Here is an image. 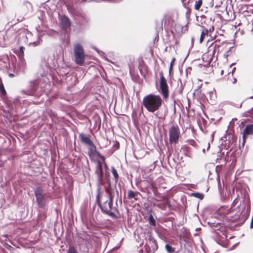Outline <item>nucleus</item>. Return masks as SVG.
<instances>
[{"mask_svg": "<svg viewBox=\"0 0 253 253\" xmlns=\"http://www.w3.org/2000/svg\"><path fill=\"white\" fill-rule=\"evenodd\" d=\"M105 176L106 177V178L108 179L107 180V183L108 184H109V185L110 186L111 185V183H110V179L109 178V172L108 171H106V173H105Z\"/></svg>", "mask_w": 253, "mask_h": 253, "instance_id": "7c9ffc66", "label": "nucleus"}, {"mask_svg": "<svg viewBox=\"0 0 253 253\" xmlns=\"http://www.w3.org/2000/svg\"><path fill=\"white\" fill-rule=\"evenodd\" d=\"M151 188L150 189L152 190V192H153L154 195L159 198L160 199H154V200L156 201H164L167 199V197L165 196H162L161 194L159 192L157 188L155 186V185L152 182L151 183Z\"/></svg>", "mask_w": 253, "mask_h": 253, "instance_id": "f8f14e48", "label": "nucleus"}, {"mask_svg": "<svg viewBox=\"0 0 253 253\" xmlns=\"http://www.w3.org/2000/svg\"><path fill=\"white\" fill-rule=\"evenodd\" d=\"M253 134V124L248 125L246 126L243 132V142L242 145L244 146L246 140L247 136L249 135Z\"/></svg>", "mask_w": 253, "mask_h": 253, "instance_id": "9b49d317", "label": "nucleus"}, {"mask_svg": "<svg viewBox=\"0 0 253 253\" xmlns=\"http://www.w3.org/2000/svg\"><path fill=\"white\" fill-rule=\"evenodd\" d=\"M225 236V238L226 240L225 241H218V243L219 244L221 245L222 246L228 248L230 246L229 241L228 239H227V236L226 234L224 235Z\"/></svg>", "mask_w": 253, "mask_h": 253, "instance_id": "dca6fc26", "label": "nucleus"}, {"mask_svg": "<svg viewBox=\"0 0 253 253\" xmlns=\"http://www.w3.org/2000/svg\"><path fill=\"white\" fill-rule=\"evenodd\" d=\"M60 25L61 28L66 31L68 29H70L71 25L70 19L65 15H61L59 18Z\"/></svg>", "mask_w": 253, "mask_h": 253, "instance_id": "1a4fd4ad", "label": "nucleus"}, {"mask_svg": "<svg viewBox=\"0 0 253 253\" xmlns=\"http://www.w3.org/2000/svg\"><path fill=\"white\" fill-rule=\"evenodd\" d=\"M67 253H79L74 247H70Z\"/></svg>", "mask_w": 253, "mask_h": 253, "instance_id": "bb28decb", "label": "nucleus"}, {"mask_svg": "<svg viewBox=\"0 0 253 253\" xmlns=\"http://www.w3.org/2000/svg\"><path fill=\"white\" fill-rule=\"evenodd\" d=\"M165 249L168 253H174L175 252V248L169 244H166L165 246Z\"/></svg>", "mask_w": 253, "mask_h": 253, "instance_id": "aec40b11", "label": "nucleus"}, {"mask_svg": "<svg viewBox=\"0 0 253 253\" xmlns=\"http://www.w3.org/2000/svg\"><path fill=\"white\" fill-rule=\"evenodd\" d=\"M186 16L187 17H189L191 13V9L189 7H186Z\"/></svg>", "mask_w": 253, "mask_h": 253, "instance_id": "c85d7f7f", "label": "nucleus"}, {"mask_svg": "<svg viewBox=\"0 0 253 253\" xmlns=\"http://www.w3.org/2000/svg\"><path fill=\"white\" fill-rule=\"evenodd\" d=\"M106 191L108 193L109 197L105 195H100L99 193L96 197L97 203L103 212L112 217H115V214L111 211V210H113V199L114 196L109 188L106 189Z\"/></svg>", "mask_w": 253, "mask_h": 253, "instance_id": "f257e3e1", "label": "nucleus"}, {"mask_svg": "<svg viewBox=\"0 0 253 253\" xmlns=\"http://www.w3.org/2000/svg\"><path fill=\"white\" fill-rule=\"evenodd\" d=\"M42 40L40 38H38V40L33 42L30 43V44L33 45L34 46H37L40 44V43L42 42Z\"/></svg>", "mask_w": 253, "mask_h": 253, "instance_id": "393cba45", "label": "nucleus"}, {"mask_svg": "<svg viewBox=\"0 0 253 253\" xmlns=\"http://www.w3.org/2000/svg\"><path fill=\"white\" fill-rule=\"evenodd\" d=\"M10 31H11V28L9 29V30H8V32H10Z\"/></svg>", "mask_w": 253, "mask_h": 253, "instance_id": "58836bf2", "label": "nucleus"}, {"mask_svg": "<svg viewBox=\"0 0 253 253\" xmlns=\"http://www.w3.org/2000/svg\"><path fill=\"white\" fill-rule=\"evenodd\" d=\"M163 100L159 95L149 94L145 96L142 104L144 108L150 113L158 111L162 105Z\"/></svg>", "mask_w": 253, "mask_h": 253, "instance_id": "f03ea898", "label": "nucleus"}, {"mask_svg": "<svg viewBox=\"0 0 253 253\" xmlns=\"http://www.w3.org/2000/svg\"><path fill=\"white\" fill-rule=\"evenodd\" d=\"M250 227L251 228H253V217L252 219V221H251V224H250Z\"/></svg>", "mask_w": 253, "mask_h": 253, "instance_id": "f704fd0d", "label": "nucleus"}, {"mask_svg": "<svg viewBox=\"0 0 253 253\" xmlns=\"http://www.w3.org/2000/svg\"><path fill=\"white\" fill-rule=\"evenodd\" d=\"M250 98H253V96L250 97Z\"/></svg>", "mask_w": 253, "mask_h": 253, "instance_id": "79ce46f5", "label": "nucleus"}, {"mask_svg": "<svg viewBox=\"0 0 253 253\" xmlns=\"http://www.w3.org/2000/svg\"><path fill=\"white\" fill-rule=\"evenodd\" d=\"M74 52L76 63L79 65H83L84 63L85 54L82 46L79 44L76 45Z\"/></svg>", "mask_w": 253, "mask_h": 253, "instance_id": "20e7f679", "label": "nucleus"}, {"mask_svg": "<svg viewBox=\"0 0 253 253\" xmlns=\"http://www.w3.org/2000/svg\"><path fill=\"white\" fill-rule=\"evenodd\" d=\"M112 172L114 177L115 183H117L119 178V174L116 169L114 167H111Z\"/></svg>", "mask_w": 253, "mask_h": 253, "instance_id": "f3484780", "label": "nucleus"}, {"mask_svg": "<svg viewBox=\"0 0 253 253\" xmlns=\"http://www.w3.org/2000/svg\"><path fill=\"white\" fill-rule=\"evenodd\" d=\"M139 71H140V73H141V72H142V69H140V68H139Z\"/></svg>", "mask_w": 253, "mask_h": 253, "instance_id": "ea45409f", "label": "nucleus"}, {"mask_svg": "<svg viewBox=\"0 0 253 253\" xmlns=\"http://www.w3.org/2000/svg\"><path fill=\"white\" fill-rule=\"evenodd\" d=\"M237 199L236 198V199H235L234 200V201H233V205H235L236 204V203H237Z\"/></svg>", "mask_w": 253, "mask_h": 253, "instance_id": "c9c22d12", "label": "nucleus"}, {"mask_svg": "<svg viewBox=\"0 0 253 253\" xmlns=\"http://www.w3.org/2000/svg\"><path fill=\"white\" fill-rule=\"evenodd\" d=\"M95 173L97 176L98 183L100 184H103V168L102 163L99 161H98L97 163Z\"/></svg>", "mask_w": 253, "mask_h": 253, "instance_id": "6e6552de", "label": "nucleus"}, {"mask_svg": "<svg viewBox=\"0 0 253 253\" xmlns=\"http://www.w3.org/2000/svg\"><path fill=\"white\" fill-rule=\"evenodd\" d=\"M216 42L217 41H216L212 43V44L209 47V52H210L211 50H212V55L214 54L215 53V47L217 45Z\"/></svg>", "mask_w": 253, "mask_h": 253, "instance_id": "6ab92c4d", "label": "nucleus"}, {"mask_svg": "<svg viewBox=\"0 0 253 253\" xmlns=\"http://www.w3.org/2000/svg\"><path fill=\"white\" fill-rule=\"evenodd\" d=\"M236 69V68H234L233 69L232 72H229L228 74L227 81H229V83L232 84H235L237 82V80L234 78L233 76V72Z\"/></svg>", "mask_w": 253, "mask_h": 253, "instance_id": "2eb2a0df", "label": "nucleus"}, {"mask_svg": "<svg viewBox=\"0 0 253 253\" xmlns=\"http://www.w3.org/2000/svg\"><path fill=\"white\" fill-rule=\"evenodd\" d=\"M79 137L81 142L86 145H89L93 143L92 141L85 134H79Z\"/></svg>", "mask_w": 253, "mask_h": 253, "instance_id": "ddd939ff", "label": "nucleus"}, {"mask_svg": "<svg viewBox=\"0 0 253 253\" xmlns=\"http://www.w3.org/2000/svg\"><path fill=\"white\" fill-rule=\"evenodd\" d=\"M9 76L13 77L14 76V75L12 74H9Z\"/></svg>", "mask_w": 253, "mask_h": 253, "instance_id": "4c0bfd02", "label": "nucleus"}, {"mask_svg": "<svg viewBox=\"0 0 253 253\" xmlns=\"http://www.w3.org/2000/svg\"><path fill=\"white\" fill-rule=\"evenodd\" d=\"M244 116L245 117H253V108H252L251 110L245 112L244 113Z\"/></svg>", "mask_w": 253, "mask_h": 253, "instance_id": "5701e85b", "label": "nucleus"}, {"mask_svg": "<svg viewBox=\"0 0 253 253\" xmlns=\"http://www.w3.org/2000/svg\"><path fill=\"white\" fill-rule=\"evenodd\" d=\"M175 61V58H173L170 62V65L173 66Z\"/></svg>", "mask_w": 253, "mask_h": 253, "instance_id": "2f4dec72", "label": "nucleus"}, {"mask_svg": "<svg viewBox=\"0 0 253 253\" xmlns=\"http://www.w3.org/2000/svg\"><path fill=\"white\" fill-rule=\"evenodd\" d=\"M35 195L36 198V201L39 206L43 207L44 206L45 194L43 189L38 187L35 191Z\"/></svg>", "mask_w": 253, "mask_h": 253, "instance_id": "423d86ee", "label": "nucleus"}, {"mask_svg": "<svg viewBox=\"0 0 253 253\" xmlns=\"http://www.w3.org/2000/svg\"><path fill=\"white\" fill-rule=\"evenodd\" d=\"M203 0H197L195 1L194 8L196 10H199L201 6L203 4Z\"/></svg>", "mask_w": 253, "mask_h": 253, "instance_id": "a211bd4d", "label": "nucleus"}, {"mask_svg": "<svg viewBox=\"0 0 253 253\" xmlns=\"http://www.w3.org/2000/svg\"><path fill=\"white\" fill-rule=\"evenodd\" d=\"M201 35L199 41L200 43L203 42L205 38L208 36L209 33H211L214 30V27L213 26L211 27L209 30L206 28L204 26H201Z\"/></svg>", "mask_w": 253, "mask_h": 253, "instance_id": "9d476101", "label": "nucleus"}, {"mask_svg": "<svg viewBox=\"0 0 253 253\" xmlns=\"http://www.w3.org/2000/svg\"><path fill=\"white\" fill-rule=\"evenodd\" d=\"M187 142L188 144H189L193 147H195L197 146L196 142L193 139L187 140Z\"/></svg>", "mask_w": 253, "mask_h": 253, "instance_id": "a878e982", "label": "nucleus"}, {"mask_svg": "<svg viewBox=\"0 0 253 253\" xmlns=\"http://www.w3.org/2000/svg\"><path fill=\"white\" fill-rule=\"evenodd\" d=\"M88 146H89L88 155L89 157H91L96 156L100 158L102 161L104 162L105 161L104 156L102 155L99 152L96 150V146L94 144L93 142Z\"/></svg>", "mask_w": 253, "mask_h": 253, "instance_id": "0eeeda50", "label": "nucleus"}, {"mask_svg": "<svg viewBox=\"0 0 253 253\" xmlns=\"http://www.w3.org/2000/svg\"><path fill=\"white\" fill-rule=\"evenodd\" d=\"M154 206H156L160 209H161L162 210H165L166 208V205L165 203H161V204H154Z\"/></svg>", "mask_w": 253, "mask_h": 253, "instance_id": "b1692460", "label": "nucleus"}, {"mask_svg": "<svg viewBox=\"0 0 253 253\" xmlns=\"http://www.w3.org/2000/svg\"><path fill=\"white\" fill-rule=\"evenodd\" d=\"M140 193L138 191L134 192L131 190H129L127 191V198L128 199H134L135 200H137L136 197Z\"/></svg>", "mask_w": 253, "mask_h": 253, "instance_id": "4468645a", "label": "nucleus"}, {"mask_svg": "<svg viewBox=\"0 0 253 253\" xmlns=\"http://www.w3.org/2000/svg\"><path fill=\"white\" fill-rule=\"evenodd\" d=\"M25 49V48L23 46H21L20 47V57H23L24 55V50Z\"/></svg>", "mask_w": 253, "mask_h": 253, "instance_id": "c756f323", "label": "nucleus"}, {"mask_svg": "<svg viewBox=\"0 0 253 253\" xmlns=\"http://www.w3.org/2000/svg\"><path fill=\"white\" fill-rule=\"evenodd\" d=\"M210 37H211V41L213 40H214V39H213V38H212V37L211 36V34H210Z\"/></svg>", "mask_w": 253, "mask_h": 253, "instance_id": "e433bc0d", "label": "nucleus"}, {"mask_svg": "<svg viewBox=\"0 0 253 253\" xmlns=\"http://www.w3.org/2000/svg\"><path fill=\"white\" fill-rule=\"evenodd\" d=\"M0 91L3 96H5L6 94L3 84L1 80H0Z\"/></svg>", "mask_w": 253, "mask_h": 253, "instance_id": "412c9836", "label": "nucleus"}, {"mask_svg": "<svg viewBox=\"0 0 253 253\" xmlns=\"http://www.w3.org/2000/svg\"><path fill=\"white\" fill-rule=\"evenodd\" d=\"M148 220H149V222L150 224H151V225H152L153 226H156V221L152 214L150 215V216L148 218Z\"/></svg>", "mask_w": 253, "mask_h": 253, "instance_id": "4be33fe9", "label": "nucleus"}, {"mask_svg": "<svg viewBox=\"0 0 253 253\" xmlns=\"http://www.w3.org/2000/svg\"><path fill=\"white\" fill-rule=\"evenodd\" d=\"M193 195L196 198H198L200 199H203L204 198L203 194L200 193H193Z\"/></svg>", "mask_w": 253, "mask_h": 253, "instance_id": "cd10ccee", "label": "nucleus"}, {"mask_svg": "<svg viewBox=\"0 0 253 253\" xmlns=\"http://www.w3.org/2000/svg\"><path fill=\"white\" fill-rule=\"evenodd\" d=\"M172 68H173V66L170 65L169 66V74H171V73L172 72Z\"/></svg>", "mask_w": 253, "mask_h": 253, "instance_id": "72a5a7b5", "label": "nucleus"}, {"mask_svg": "<svg viewBox=\"0 0 253 253\" xmlns=\"http://www.w3.org/2000/svg\"><path fill=\"white\" fill-rule=\"evenodd\" d=\"M223 71L222 70V71H221V74H223Z\"/></svg>", "mask_w": 253, "mask_h": 253, "instance_id": "37998d69", "label": "nucleus"}, {"mask_svg": "<svg viewBox=\"0 0 253 253\" xmlns=\"http://www.w3.org/2000/svg\"><path fill=\"white\" fill-rule=\"evenodd\" d=\"M169 142L170 144H177L180 136V129L177 125H173L169 128Z\"/></svg>", "mask_w": 253, "mask_h": 253, "instance_id": "7ed1b4c3", "label": "nucleus"}, {"mask_svg": "<svg viewBox=\"0 0 253 253\" xmlns=\"http://www.w3.org/2000/svg\"><path fill=\"white\" fill-rule=\"evenodd\" d=\"M114 210L115 211H117V209L115 208V209H114Z\"/></svg>", "mask_w": 253, "mask_h": 253, "instance_id": "a19ab883", "label": "nucleus"}, {"mask_svg": "<svg viewBox=\"0 0 253 253\" xmlns=\"http://www.w3.org/2000/svg\"><path fill=\"white\" fill-rule=\"evenodd\" d=\"M160 92L163 96V99L167 100L169 96V86L167 80L164 76L163 72L161 71L160 74Z\"/></svg>", "mask_w": 253, "mask_h": 253, "instance_id": "39448f33", "label": "nucleus"}, {"mask_svg": "<svg viewBox=\"0 0 253 253\" xmlns=\"http://www.w3.org/2000/svg\"><path fill=\"white\" fill-rule=\"evenodd\" d=\"M240 213H239L238 214H236L235 215V217L234 219V220H236L240 218Z\"/></svg>", "mask_w": 253, "mask_h": 253, "instance_id": "473e14b6", "label": "nucleus"}]
</instances>
